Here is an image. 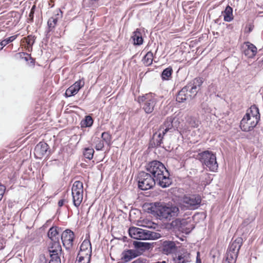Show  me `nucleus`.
Here are the masks:
<instances>
[{
    "label": "nucleus",
    "mask_w": 263,
    "mask_h": 263,
    "mask_svg": "<svg viewBox=\"0 0 263 263\" xmlns=\"http://www.w3.org/2000/svg\"><path fill=\"white\" fill-rule=\"evenodd\" d=\"M67 202L68 201L66 199H61L58 201V206L61 208L64 204V203L65 202Z\"/></svg>",
    "instance_id": "de8ad7c7"
},
{
    "label": "nucleus",
    "mask_w": 263,
    "mask_h": 263,
    "mask_svg": "<svg viewBox=\"0 0 263 263\" xmlns=\"http://www.w3.org/2000/svg\"><path fill=\"white\" fill-rule=\"evenodd\" d=\"M80 250L91 252V245L89 240L85 239L80 246Z\"/></svg>",
    "instance_id": "473e14b6"
},
{
    "label": "nucleus",
    "mask_w": 263,
    "mask_h": 263,
    "mask_svg": "<svg viewBox=\"0 0 263 263\" xmlns=\"http://www.w3.org/2000/svg\"><path fill=\"white\" fill-rule=\"evenodd\" d=\"M101 138L103 141H105L107 144H109L111 140V136L108 132H103L102 134Z\"/></svg>",
    "instance_id": "ea45409f"
},
{
    "label": "nucleus",
    "mask_w": 263,
    "mask_h": 263,
    "mask_svg": "<svg viewBox=\"0 0 263 263\" xmlns=\"http://www.w3.org/2000/svg\"><path fill=\"white\" fill-rule=\"evenodd\" d=\"M48 250L50 253V256H60L62 253V247L59 240L50 241Z\"/></svg>",
    "instance_id": "ddd939ff"
},
{
    "label": "nucleus",
    "mask_w": 263,
    "mask_h": 263,
    "mask_svg": "<svg viewBox=\"0 0 263 263\" xmlns=\"http://www.w3.org/2000/svg\"><path fill=\"white\" fill-rule=\"evenodd\" d=\"M177 247L175 242L165 240L162 243V250L163 253L168 255L176 251Z\"/></svg>",
    "instance_id": "4468645a"
},
{
    "label": "nucleus",
    "mask_w": 263,
    "mask_h": 263,
    "mask_svg": "<svg viewBox=\"0 0 263 263\" xmlns=\"http://www.w3.org/2000/svg\"><path fill=\"white\" fill-rule=\"evenodd\" d=\"M164 135L162 134V132L159 131L153 135V140L155 146H161V144L163 143V139Z\"/></svg>",
    "instance_id": "cd10ccee"
},
{
    "label": "nucleus",
    "mask_w": 263,
    "mask_h": 263,
    "mask_svg": "<svg viewBox=\"0 0 263 263\" xmlns=\"http://www.w3.org/2000/svg\"><path fill=\"white\" fill-rule=\"evenodd\" d=\"M18 36V34H16V35H13V36H11L9 37H8L4 40H3L2 42H1V44L0 45L2 46H6L7 44H8L9 43L12 42V41H13L14 40H15L16 37H17Z\"/></svg>",
    "instance_id": "58836bf2"
},
{
    "label": "nucleus",
    "mask_w": 263,
    "mask_h": 263,
    "mask_svg": "<svg viewBox=\"0 0 263 263\" xmlns=\"http://www.w3.org/2000/svg\"><path fill=\"white\" fill-rule=\"evenodd\" d=\"M244 117L250 118H254L259 121L260 120V114L258 108L255 105H252L249 109L247 110Z\"/></svg>",
    "instance_id": "412c9836"
},
{
    "label": "nucleus",
    "mask_w": 263,
    "mask_h": 263,
    "mask_svg": "<svg viewBox=\"0 0 263 263\" xmlns=\"http://www.w3.org/2000/svg\"><path fill=\"white\" fill-rule=\"evenodd\" d=\"M143 222L145 223V224H146V225L142 224L141 225L142 226L146 227H147V228H152V227H153L152 226L153 224V223H152L151 221H148L147 222H146L144 221H143Z\"/></svg>",
    "instance_id": "09e8293b"
},
{
    "label": "nucleus",
    "mask_w": 263,
    "mask_h": 263,
    "mask_svg": "<svg viewBox=\"0 0 263 263\" xmlns=\"http://www.w3.org/2000/svg\"><path fill=\"white\" fill-rule=\"evenodd\" d=\"M146 170L162 187H166L171 184L170 174L165 166L160 161H153L147 164Z\"/></svg>",
    "instance_id": "f257e3e1"
},
{
    "label": "nucleus",
    "mask_w": 263,
    "mask_h": 263,
    "mask_svg": "<svg viewBox=\"0 0 263 263\" xmlns=\"http://www.w3.org/2000/svg\"><path fill=\"white\" fill-rule=\"evenodd\" d=\"M138 255L139 253L137 251L128 250L123 252L121 258L124 262H128Z\"/></svg>",
    "instance_id": "5701e85b"
},
{
    "label": "nucleus",
    "mask_w": 263,
    "mask_h": 263,
    "mask_svg": "<svg viewBox=\"0 0 263 263\" xmlns=\"http://www.w3.org/2000/svg\"><path fill=\"white\" fill-rule=\"evenodd\" d=\"M83 184L80 181H76L71 188V194L73 205L79 208L83 199Z\"/></svg>",
    "instance_id": "20e7f679"
},
{
    "label": "nucleus",
    "mask_w": 263,
    "mask_h": 263,
    "mask_svg": "<svg viewBox=\"0 0 263 263\" xmlns=\"http://www.w3.org/2000/svg\"><path fill=\"white\" fill-rule=\"evenodd\" d=\"M154 59L153 53L151 51H148L144 55L142 59L143 64L146 66H148L152 65Z\"/></svg>",
    "instance_id": "c756f323"
},
{
    "label": "nucleus",
    "mask_w": 263,
    "mask_h": 263,
    "mask_svg": "<svg viewBox=\"0 0 263 263\" xmlns=\"http://www.w3.org/2000/svg\"><path fill=\"white\" fill-rule=\"evenodd\" d=\"M199 161L211 172H215L218 167L216 155L212 152L205 151L197 155Z\"/></svg>",
    "instance_id": "7ed1b4c3"
},
{
    "label": "nucleus",
    "mask_w": 263,
    "mask_h": 263,
    "mask_svg": "<svg viewBox=\"0 0 263 263\" xmlns=\"http://www.w3.org/2000/svg\"><path fill=\"white\" fill-rule=\"evenodd\" d=\"M258 120L254 118H247L243 117L240 123V128L243 132L252 130L258 123Z\"/></svg>",
    "instance_id": "1a4fd4ad"
},
{
    "label": "nucleus",
    "mask_w": 263,
    "mask_h": 263,
    "mask_svg": "<svg viewBox=\"0 0 263 263\" xmlns=\"http://www.w3.org/2000/svg\"><path fill=\"white\" fill-rule=\"evenodd\" d=\"M35 36L32 35H28L22 39L21 42L23 44V47L28 52L32 51V46L35 42Z\"/></svg>",
    "instance_id": "dca6fc26"
},
{
    "label": "nucleus",
    "mask_w": 263,
    "mask_h": 263,
    "mask_svg": "<svg viewBox=\"0 0 263 263\" xmlns=\"http://www.w3.org/2000/svg\"><path fill=\"white\" fill-rule=\"evenodd\" d=\"M132 263H148V261L146 259L139 258L135 260Z\"/></svg>",
    "instance_id": "8fccbe9b"
},
{
    "label": "nucleus",
    "mask_w": 263,
    "mask_h": 263,
    "mask_svg": "<svg viewBox=\"0 0 263 263\" xmlns=\"http://www.w3.org/2000/svg\"><path fill=\"white\" fill-rule=\"evenodd\" d=\"M20 58L24 59L26 61H28L29 60H31L32 62H34V59L31 57L30 54H28L26 52H19L17 53Z\"/></svg>",
    "instance_id": "4c0bfd02"
},
{
    "label": "nucleus",
    "mask_w": 263,
    "mask_h": 263,
    "mask_svg": "<svg viewBox=\"0 0 263 263\" xmlns=\"http://www.w3.org/2000/svg\"><path fill=\"white\" fill-rule=\"evenodd\" d=\"M138 101L142 104V108L146 114H151L153 111L156 101L152 93H147L139 97Z\"/></svg>",
    "instance_id": "39448f33"
},
{
    "label": "nucleus",
    "mask_w": 263,
    "mask_h": 263,
    "mask_svg": "<svg viewBox=\"0 0 263 263\" xmlns=\"http://www.w3.org/2000/svg\"><path fill=\"white\" fill-rule=\"evenodd\" d=\"M1 44V42L0 43V45ZM5 46H2L0 45V50L2 49L4 47H5Z\"/></svg>",
    "instance_id": "6e6d98bb"
},
{
    "label": "nucleus",
    "mask_w": 263,
    "mask_h": 263,
    "mask_svg": "<svg viewBox=\"0 0 263 263\" xmlns=\"http://www.w3.org/2000/svg\"><path fill=\"white\" fill-rule=\"evenodd\" d=\"M155 263H166V261H158Z\"/></svg>",
    "instance_id": "5fc2aeb1"
},
{
    "label": "nucleus",
    "mask_w": 263,
    "mask_h": 263,
    "mask_svg": "<svg viewBox=\"0 0 263 263\" xmlns=\"http://www.w3.org/2000/svg\"><path fill=\"white\" fill-rule=\"evenodd\" d=\"M156 180L149 173L141 172L139 174L138 186L142 190H147L153 187Z\"/></svg>",
    "instance_id": "423d86ee"
},
{
    "label": "nucleus",
    "mask_w": 263,
    "mask_h": 263,
    "mask_svg": "<svg viewBox=\"0 0 263 263\" xmlns=\"http://www.w3.org/2000/svg\"><path fill=\"white\" fill-rule=\"evenodd\" d=\"M94 152L95 151L92 148H85L83 152V155L86 158L91 160L93 158Z\"/></svg>",
    "instance_id": "c9c22d12"
},
{
    "label": "nucleus",
    "mask_w": 263,
    "mask_h": 263,
    "mask_svg": "<svg viewBox=\"0 0 263 263\" xmlns=\"http://www.w3.org/2000/svg\"><path fill=\"white\" fill-rule=\"evenodd\" d=\"M173 70L172 67L169 66L163 70L161 74V78L163 80H168L172 78Z\"/></svg>",
    "instance_id": "7c9ffc66"
},
{
    "label": "nucleus",
    "mask_w": 263,
    "mask_h": 263,
    "mask_svg": "<svg viewBox=\"0 0 263 263\" xmlns=\"http://www.w3.org/2000/svg\"><path fill=\"white\" fill-rule=\"evenodd\" d=\"M237 256L238 254L228 250L226 261H228V263H235Z\"/></svg>",
    "instance_id": "2f4dec72"
},
{
    "label": "nucleus",
    "mask_w": 263,
    "mask_h": 263,
    "mask_svg": "<svg viewBox=\"0 0 263 263\" xmlns=\"http://www.w3.org/2000/svg\"><path fill=\"white\" fill-rule=\"evenodd\" d=\"M190 254L187 251L181 252L173 258L174 263H187L190 261Z\"/></svg>",
    "instance_id": "a211bd4d"
},
{
    "label": "nucleus",
    "mask_w": 263,
    "mask_h": 263,
    "mask_svg": "<svg viewBox=\"0 0 263 263\" xmlns=\"http://www.w3.org/2000/svg\"><path fill=\"white\" fill-rule=\"evenodd\" d=\"M48 263H61L60 256H50Z\"/></svg>",
    "instance_id": "79ce46f5"
},
{
    "label": "nucleus",
    "mask_w": 263,
    "mask_h": 263,
    "mask_svg": "<svg viewBox=\"0 0 263 263\" xmlns=\"http://www.w3.org/2000/svg\"><path fill=\"white\" fill-rule=\"evenodd\" d=\"M132 39L134 41V44L135 45H141L143 44V39L139 29H137L136 31L133 32Z\"/></svg>",
    "instance_id": "393cba45"
},
{
    "label": "nucleus",
    "mask_w": 263,
    "mask_h": 263,
    "mask_svg": "<svg viewBox=\"0 0 263 263\" xmlns=\"http://www.w3.org/2000/svg\"><path fill=\"white\" fill-rule=\"evenodd\" d=\"M173 120L172 117L167 118L163 124L160 126L159 132H161L163 135H165L168 131L173 128Z\"/></svg>",
    "instance_id": "aec40b11"
},
{
    "label": "nucleus",
    "mask_w": 263,
    "mask_h": 263,
    "mask_svg": "<svg viewBox=\"0 0 263 263\" xmlns=\"http://www.w3.org/2000/svg\"><path fill=\"white\" fill-rule=\"evenodd\" d=\"M51 222V220H48L46 221V223L44 225V227H47L48 226V224L49 223H50Z\"/></svg>",
    "instance_id": "864d4df0"
},
{
    "label": "nucleus",
    "mask_w": 263,
    "mask_h": 263,
    "mask_svg": "<svg viewBox=\"0 0 263 263\" xmlns=\"http://www.w3.org/2000/svg\"><path fill=\"white\" fill-rule=\"evenodd\" d=\"M76 263H90L89 261H85L80 259H77Z\"/></svg>",
    "instance_id": "603ef678"
},
{
    "label": "nucleus",
    "mask_w": 263,
    "mask_h": 263,
    "mask_svg": "<svg viewBox=\"0 0 263 263\" xmlns=\"http://www.w3.org/2000/svg\"><path fill=\"white\" fill-rule=\"evenodd\" d=\"M189 86L187 85L182 88L181 90L178 92L176 100L179 102H183L189 99H191L192 97V95L189 93Z\"/></svg>",
    "instance_id": "2eb2a0df"
},
{
    "label": "nucleus",
    "mask_w": 263,
    "mask_h": 263,
    "mask_svg": "<svg viewBox=\"0 0 263 263\" xmlns=\"http://www.w3.org/2000/svg\"><path fill=\"white\" fill-rule=\"evenodd\" d=\"M246 48L243 50L245 55L249 58H253L257 53V48L249 42L245 43Z\"/></svg>",
    "instance_id": "f3484780"
},
{
    "label": "nucleus",
    "mask_w": 263,
    "mask_h": 263,
    "mask_svg": "<svg viewBox=\"0 0 263 263\" xmlns=\"http://www.w3.org/2000/svg\"><path fill=\"white\" fill-rule=\"evenodd\" d=\"M223 15V20L226 22H230L234 18L233 15V9L229 5H228L224 11L222 12Z\"/></svg>",
    "instance_id": "bb28decb"
},
{
    "label": "nucleus",
    "mask_w": 263,
    "mask_h": 263,
    "mask_svg": "<svg viewBox=\"0 0 263 263\" xmlns=\"http://www.w3.org/2000/svg\"><path fill=\"white\" fill-rule=\"evenodd\" d=\"M85 84L84 79L76 81L73 85L69 87L65 91V96L66 98L76 95Z\"/></svg>",
    "instance_id": "9b49d317"
},
{
    "label": "nucleus",
    "mask_w": 263,
    "mask_h": 263,
    "mask_svg": "<svg viewBox=\"0 0 263 263\" xmlns=\"http://www.w3.org/2000/svg\"><path fill=\"white\" fill-rule=\"evenodd\" d=\"M196 263H202L201 259H200V253H199V252H198L197 253Z\"/></svg>",
    "instance_id": "3c124183"
},
{
    "label": "nucleus",
    "mask_w": 263,
    "mask_h": 263,
    "mask_svg": "<svg viewBox=\"0 0 263 263\" xmlns=\"http://www.w3.org/2000/svg\"><path fill=\"white\" fill-rule=\"evenodd\" d=\"M129 236L135 239L146 240L153 237V233L149 231L137 227H131L128 230Z\"/></svg>",
    "instance_id": "0eeeda50"
},
{
    "label": "nucleus",
    "mask_w": 263,
    "mask_h": 263,
    "mask_svg": "<svg viewBox=\"0 0 263 263\" xmlns=\"http://www.w3.org/2000/svg\"><path fill=\"white\" fill-rule=\"evenodd\" d=\"M59 228L57 226L51 227L47 233V236L50 241L59 240Z\"/></svg>",
    "instance_id": "b1692460"
},
{
    "label": "nucleus",
    "mask_w": 263,
    "mask_h": 263,
    "mask_svg": "<svg viewBox=\"0 0 263 263\" xmlns=\"http://www.w3.org/2000/svg\"><path fill=\"white\" fill-rule=\"evenodd\" d=\"M5 246V242L4 239L0 237V250L4 248Z\"/></svg>",
    "instance_id": "49530a36"
},
{
    "label": "nucleus",
    "mask_w": 263,
    "mask_h": 263,
    "mask_svg": "<svg viewBox=\"0 0 263 263\" xmlns=\"http://www.w3.org/2000/svg\"><path fill=\"white\" fill-rule=\"evenodd\" d=\"M149 210L152 214L157 216L161 220H170L177 217L179 213V209L177 206L163 205L160 203H155L151 206Z\"/></svg>",
    "instance_id": "f03ea898"
},
{
    "label": "nucleus",
    "mask_w": 263,
    "mask_h": 263,
    "mask_svg": "<svg viewBox=\"0 0 263 263\" xmlns=\"http://www.w3.org/2000/svg\"><path fill=\"white\" fill-rule=\"evenodd\" d=\"M254 26L251 23H249L247 25H246L245 29L244 32L245 33H250L253 29Z\"/></svg>",
    "instance_id": "37998d69"
},
{
    "label": "nucleus",
    "mask_w": 263,
    "mask_h": 263,
    "mask_svg": "<svg viewBox=\"0 0 263 263\" xmlns=\"http://www.w3.org/2000/svg\"><path fill=\"white\" fill-rule=\"evenodd\" d=\"M182 201L184 204H186L187 208L195 209L200 204L201 199L199 195H192L189 196H184Z\"/></svg>",
    "instance_id": "9d476101"
},
{
    "label": "nucleus",
    "mask_w": 263,
    "mask_h": 263,
    "mask_svg": "<svg viewBox=\"0 0 263 263\" xmlns=\"http://www.w3.org/2000/svg\"><path fill=\"white\" fill-rule=\"evenodd\" d=\"M49 148V145L45 142H40L34 149V156L36 159H41Z\"/></svg>",
    "instance_id": "f8f14e48"
},
{
    "label": "nucleus",
    "mask_w": 263,
    "mask_h": 263,
    "mask_svg": "<svg viewBox=\"0 0 263 263\" xmlns=\"http://www.w3.org/2000/svg\"><path fill=\"white\" fill-rule=\"evenodd\" d=\"M96 144L95 145V148L97 151L102 150L104 146V142L101 140L99 138H96Z\"/></svg>",
    "instance_id": "a19ab883"
},
{
    "label": "nucleus",
    "mask_w": 263,
    "mask_h": 263,
    "mask_svg": "<svg viewBox=\"0 0 263 263\" xmlns=\"http://www.w3.org/2000/svg\"><path fill=\"white\" fill-rule=\"evenodd\" d=\"M242 238L238 237L235 240L232 241L229 247L228 250L234 252L235 253L238 254L239 250L242 246Z\"/></svg>",
    "instance_id": "4be33fe9"
},
{
    "label": "nucleus",
    "mask_w": 263,
    "mask_h": 263,
    "mask_svg": "<svg viewBox=\"0 0 263 263\" xmlns=\"http://www.w3.org/2000/svg\"><path fill=\"white\" fill-rule=\"evenodd\" d=\"M135 247L144 251L149 248V244L146 242L135 241L134 243Z\"/></svg>",
    "instance_id": "e433bc0d"
},
{
    "label": "nucleus",
    "mask_w": 263,
    "mask_h": 263,
    "mask_svg": "<svg viewBox=\"0 0 263 263\" xmlns=\"http://www.w3.org/2000/svg\"><path fill=\"white\" fill-rule=\"evenodd\" d=\"M202 83V79L200 78H197L194 80V84L193 86H189V93L192 95V97L194 96L197 93V85L200 86Z\"/></svg>",
    "instance_id": "a878e982"
},
{
    "label": "nucleus",
    "mask_w": 263,
    "mask_h": 263,
    "mask_svg": "<svg viewBox=\"0 0 263 263\" xmlns=\"http://www.w3.org/2000/svg\"><path fill=\"white\" fill-rule=\"evenodd\" d=\"M59 12L62 13L61 10L57 11V13L54 16L51 17L47 22V25L49 29V31H52L55 27L57 24L58 20L62 17V14H59Z\"/></svg>",
    "instance_id": "6ab92c4d"
},
{
    "label": "nucleus",
    "mask_w": 263,
    "mask_h": 263,
    "mask_svg": "<svg viewBox=\"0 0 263 263\" xmlns=\"http://www.w3.org/2000/svg\"><path fill=\"white\" fill-rule=\"evenodd\" d=\"M91 252L83 251L80 250L77 259L82 260L85 261L90 262L91 259Z\"/></svg>",
    "instance_id": "c85d7f7f"
},
{
    "label": "nucleus",
    "mask_w": 263,
    "mask_h": 263,
    "mask_svg": "<svg viewBox=\"0 0 263 263\" xmlns=\"http://www.w3.org/2000/svg\"><path fill=\"white\" fill-rule=\"evenodd\" d=\"M93 121L92 117L90 116L85 117L84 120L82 121L81 125L83 127H90L93 124Z\"/></svg>",
    "instance_id": "72a5a7b5"
},
{
    "label": "nucleus",
    "mask_w": 263,
    "mask_h": 263,
    "mask_svg": "<svg viewBox=\"0 0 263 263\" xmlns=\"http://www.w3.org/2000/svg\"><path fill=\"white\" fill-rule=\"evenodd\" d=\"M74 237V233L69 229H66L61 234V240L66 249L69 250L72 248Z\"/></svg>",
    "instance_id": "6e6552de"
},
{
    "label": "nucleus",
    "mask_w": 263,
    "mask_h": 263,
    "mask_svg": "<svg viewBox=\"0 0 263 263\" xmlns=\"http://www.w3.org/2000/svg\"><path fill=\"white\" fill-rule=\"evenodd\" d=\"M6 187L3 185H0V201H1L4 193L5 192Z\"/></svg>",
    "instance_id": "a18cd8bd"
},
{
    "label": "nucleus",
    "mask_w": 263,
    "mask_h": 263,
    "mask_svg": "<svg viewBox=\"0 0 263 263\" xmlns=\"http://www.w3.org/2000/svg\"><path fill=\"white\" fill-rule=\"evenodd\" d=\"M187 123L189 127L195 128L198 126V120L195 117H189L187 120Z\"/></svg>",
    "instance_id": "f704fd0d"
},
{
    "label": "nucleus",
    "mask_w": 263,
    "mask_h": 263,
    "mask_svg": "<svg viewBox=\"0 0 263 263\" xmlns=\"http://www.w3.org/2000/svg\"><path fill=\"white\" fill-rule=\"evenodd\" d=\"M35 8V6L34 5L31 9V10L30 11L29 14V19L31 22L33 21V15L34 13V9Z\"/></svg>",
    "instance_id": "c03bdc74"
}]
</instances>
